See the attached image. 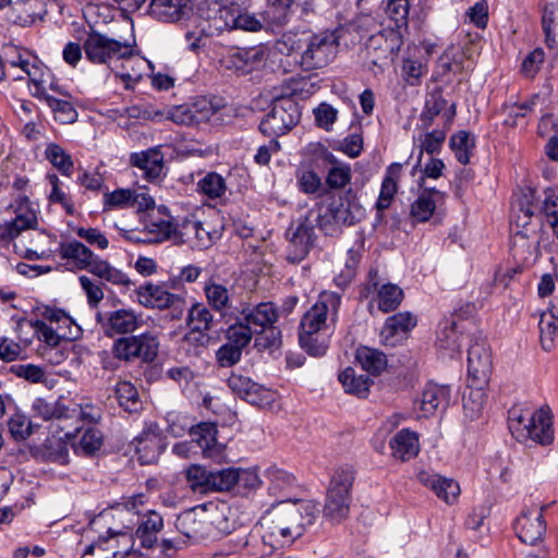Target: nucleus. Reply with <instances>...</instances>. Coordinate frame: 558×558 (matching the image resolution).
Masks as SVG:
<instances>
[{"mask_svg": "<svg viewBox=\"0 0 558 558\" xmlns=\"http://www.w3.org/2000/svg\"><path fill=\"white\" fill-rule=\"evenodd\" d=\"M340 304V294L324 291L302 317L299 341L308 354L320 356L326 353Z\"/></svg>", "mask_w": 558, "mask_h": 558, "instance_id": "f257e3e1", "label": "nucleus"}, {"mask_svg": "<svg viewBox=\"0 0 558 558\" xmlns=\"http://www.w3.org/2000/svg\"><path fill=\"white\" fill-rule=\"evenodd\" d=\"M318 512L317 505L312 500L286 499L272 506L260 523L270 537L283 545L302 536L305 529L314 523Z\"/></svg>", "mask_w": 558, "mask_h": 558, "instance_id": "f03ea898", "label": "nucleus"}, {"mask_svg": "<svg viewBox=\"0 0 558 558\" xmlns=\"http://www.w3.org/2000/svg\"><path fill=\"white\" fill-rule=\"evenodd\" d=\"M226 507L197 506L180 513L175 520V527L180 534L191 542L215 539L229 534L233 524L226 514Z\"/></svg>", "mask_w": 558, "mask_h": 558, "instance_id": "7ed1b4c3", "label": "nucleus"}, {"mask_svg": "<svg viewBox=\"0 0 558 558\" xmlns=\"http://www.w3.org/2000/svg\"><path fill=\"white\" fill-rule=\"evenodd\" d=\"M508 427L511 435L522 444L533 441L547 446L554 441L553 417L546 407L535 411L520 405L512 407L508 411Z\"/></svg>", "mask_w": 558, "mask_h": 558, "instance_id": "20e7f679", "label": "nucleus"}, {"mask_svg": "<svg viewBox=\"0 0 558 558\" xmlns=\"http://www.w3.org/2000/svg\"><path fill=\"white\" fill-rule=\"evenodd\" d=\"M353 482L351 468H339L333 473L323 509L324 517L332 523H339L349 515Z\"/></svg>", "mask_w": 558, "mask_h": 558, "instance_id": "39448f33", "label": "nucleus"}, {"mask_svg": "<svg viewBox=\"0 0 558 558\" xmlns=\"http://www.w3.org/2000/svg\"><path fill=\"white\" fill-rule=\"evenodd\" d=\"M337 52L338 41L332 33L310 31L299 64L304 71L323 69L335 60Z\"/></svg>", "mask_w": 558, "mask_h": 558, "instance_id": "423d86ee", "label": "nucleus"}, {"mask_svg": "<svg viewBox=\"0 0 558 558\" xmlns=\"http://www.w3.org/2000/svg\"><path fill=\"white\" fill-rule=\"evenodd\" d=\"M158 350V338L150 332H144L117 339L111 352L120 361L132 362L138 359L144 363H151L157 357Z\"/></svg>", "mask_w": 558, "mask_h": 558, "instance_id": "0eeeda50", "label": "nucleus"}, {"mask_svg": "<svg viewBox=\"0 0 558 558\" xmlns=\"http://www.w3.org/2000/svg\"><path fill=\"white\" fill-rule=\"evenodd\" d=\"M300 118L301 111L298 102L290 97L278 98L262 120L259 130L268 136H281L294 128Z\"/></svg>", "mask_w": 558, "mask_h": 558, "instance_id": "6e6552de", "label": "nucleus"}, {"mask_svg": "<svg viewBox=\"0 0 558 558\" xmlns=\"http://www.w3.org/2000/svg\"><path fill=\"white\" fill-rule=\"evenodd\" d=\"M403 38L397 28L385 27L371 35L366 41V52L373 65L383 69L393 61L398 54Z\"/></svg>", "mask_w": 558, "mask_h": 558, "instance_id": "1a4fd4ad", "label": "nucleus"}, {"mask_svg": "<svg viewBox=\"0 0 558 558\" xmlns=\"http://www.w3.org/2000/svg\"><path fill=\"white\" fill-rule=\"evenodd\" d=\"M137 302L146 308L173 311V317L179 319L183 316L185 299L181 294L169 292L163 284L147 282L136 289Z\"/></svg>", "mask_w": 558, "mask_h": 558, "instance_id": "9d476101", "label": "nucleus"}, {"mask_svg": "<svg viewBox=\"0 0 558 558\" xmlns=\"http://www.w3.org/2000/svg\"><path fill=\"white\" fill-rule=\"evenodd\" d=\"M86 58L97 64L108 63L112 59H125L132 56V47L99 33H90L84 41Z\"/></svg>", "mask_w": 558, "mask_h": 558, "instance_id": "9b49d317", "label": "nucleus"}, {"mask_svg": "<svg viewBox=\"0 0 558 558\" xmlns=\"http://www.w3.org/2000/svg\"><path fill=\"white\" fill-rule=\"evenodd\" d=\"M210 25L218 32L241 29L257 32L262 28V22L254 15L247 13L240 4H222L214 16L209 17Z\"/></svg>", "mask_w": 558, "mask_h": 558, "instance_id": "f8f14e48", "label": "nucleus"}, {"mask_svg": "<svg viewBox=\"0 0 558 558\" xmlns=\"http://www.w3.org/2000/svg\"><path fill=\"white\" fill-rule=\"evenodd\" d=\"M312 216L314 213L311 211L295 227L292 226L287 231V258L291 263L303 260L314 246L316 235L311 221Z\"/></svg>", "mask_w": 558, "mask_h": 558, "instance_id": "ddd939ff", "label": "nucleus"}, {"mask_svg": "<svg viewBox=\"0 0 558 558\" xmlns=\"http://www.w3.org/2000/svg\"><path fill=\"white\" fill-rule=\"evenodd\" d=\"M520 211L523 217L519 216V220H522L521 226L523 230H519L512 238L511 253L512 256L522 264H529L535 262L539 255V240L536 234H530L526 226L529 220L533 216V209L530 206H521Z\"/></svg>", "mask_w": 558, "mask_h": 558, "instance_id": "4468645a", "label": "nucleus"}, {"mask_svg": "<svg viewBox=\"0 0 558 558\" xmlns=\"http://www.w3.org/2000/svg\"><path fill=\"white\" fill-rule=\"evenodd\" d=\"M230 315H238L254 332L275 326L279 319V311L272 302H260L256 305L241 303L233 307Z\"/></svg>", "mask_w": 558, "mask_h": 558, "instance_id": "2eb2a0df", "label": "nucleus"}, {"mask_svg": "<svg viewBox=\"0 0 558 558\" xmlns=\"http://www.w3.org/2000/svg\"><path fill=\"white\" fill-rule=\"evenodd\" d=\"M3 54L10 68L20 70L29 77L33 90L39 87V83H46L43 64L29 50L15 45H8L4 47Z\"/></svg>", "mask_w": 558, "mask_h": 558, "instance_id": "dca6fc26", "label": "nucleus"}, {"mask_svg": "<svg viewBox=\"0 0 558 558\" xmlns=\"http://www.w3.org/2000/svg\"><path fill=\"white\" fill-rule=\"evenodd\" d=\"M492 353L486 339L476 338L468 351V373L473 385H486L492 374Z\"/></svg>", "mask_w": 558, "mask_h": 558, "instance_id": "f3484780", "label": "nucleus"}, {"mask_svg": "<svg viewBox=\"0 0 558 558\" xmlns=\"http://www.w3.org/2000/svg\"><path fill=\"white\" fill-rule=\"evenodd\" d=\"M97 322L102 325L106 336L131 335L143 324L142 315L132 308H119L106 314H97Z\"/></svg>", "mask_w": 558, "mask_h": 558, "instance_id": "a211bd4d", "label": "nucleus"}, {"mask_svg": "<svg viewBox=\"0 0 558 558\" xmlns=\"http://www.w3.org/2000/svg\"><path fill=\"white\" fill-rule=\"evenodd\" d=\"M131 543L132 537L128 532L123 530L116 531L108 527L107 536L99 535L97 542L87 546L82 558L94 555L95 550H111L113 558H137L135 553L129 551Z\"/></svg>", "mask_w": 558, "mask_h": 558, "instance_id": "6ab92c4d", "label": "nucleus"}, {"mask_svg": "<svg viewBox=\"0 0 558 558\" xmlns=\"http://www.w3.org/2000/svg\"><path fill=\"white\" fill-rule=\"evenodd\" d=\"M228 386L234 395L253 405L264 407L275 400V395L270 389L240 374H232L228 378Z\"/></svg>", "mask_w": 558, "mask_h": 558, "instance_id": "aec40b11", "label": "nucleus"}, {"mask_svg": "<svg viewBox=\"0 0 558 558\" xmlns=\"http://www.w3.org/2000/svg\"><path fill=\"white\" fill-rule=\"evenodd\" d=\"M15 218L0 226V238L2 240H13L23 231L37 228L38 220L36 213L31 208L26 196L16 199Z\"/></svg>", "mask_w": 558, "mask_h": 558, "instance_id": "412c9836", "label": "nucleus"}, {"mask_svg": "<svg viewBox=\"0 0 558 558\" xmlns=\"http://www.w3.org/2000/svg\"><path fill=\"white\" fill-rule=\"evenodd\" d=\"M333 218L336 223L353 226L365 217V209L355 194L347 193L338 202L325 207V218Z\"/></svg>", "mask_w": 558, "mask_h": 558, "instance_id": "4be33fe9", "label": "nucleus"}, {"mask_svg": "<svg viewBox=\"0 0 558 558\" xmlns=\"http://www.w3.org/2000/svg\"><path fill=\"white\" fill-rule=\"evenodd\" d=\"M192 0H150L147 14L161 23H178L189 19Z\"/></svg>", "mask_w": 558, "mask_h": 558, "instance_id": "5701e85b", "label": "nucleus"}, {"mask_svg": "<svg viewBox=\"0 0 558 558\" xmlns=\"http://www.w3.org/2000/svg\"><path fill=\"white\" fill-rule=\"evenodd\" d=\"M514 529L519 539L529 545H535L543 539L546 524L543 509H529L517 519Z\"/></svg>", "mask_w": 558, "mask_h": 558, "instance_id": "b1692460", "label": "nucleus"}, {"mask_svg": "<svg viewBox=\"0 0 558 558\" xmlns=\"http://www.w3.org/2000/svg\"><path fill=\"white\" fill-rule=\"evenodd\" d=\"M32 94L37 99L47 104L53 113L54 120L60 123L70 124L77 120L78 113L74 107L72 95L63 98H60L57 95H50L46 83H39V87H36Z\"/></svg>", "mask_w": 558, "mask_h": 558, "instance_id": "393cba45", "label": "nucleus"}, {"mask_svg": "<svg viewBox=\"0 0 558 558\" xmlns=\"http://www.w3.org/2000/svg\"><path fill=\"white\" fill-rule=\"evenodd\" d=\"M58 254L60 258L68 260L70 269L89 271L94 262L98 258L92 250L77 240L64 241L59 244Z\"/></svg>", "mask_w": 558, "mask_h": 558, "instance_id": "a878e982", "label": "nucleus"}, {"mask_svg": "<svg viewBox=\"0 0 558 558\" xmlns=\"http://www.w3.org/2000/svg\"><path fill=\"white\" fill-rule=\"evenodd\" d=\"M135 451L142 464H150L158 460L163 451V444L157 426H148L133 440Z\"/></svg>", "mask_w": 558, "mask_h": 558, "instance_id": "bb28decb", "label": "nucleus"}, {"mask_svg": "<svg viewBox=\"0 0 558 558\" xmlns=\"http://www.w3.org/2000/svg\"><path fill=\"white\" fill-rule=\"evenodd\" d=\"M366 289L377 293V305L384 313L395 311L403 300V291L397 284H380L377 270L369 271Z\"/></svg>", "mask_w": 558, "mask_h": 558, "instance_id": "cd10ccee", "label": "nucleus"}, {"mask_svg": "<svg viewBox=\"0 0 558 558\" xmlns=\"http://www.w3.org/2000/svg\"><path fill=\"white\" fill-rule=\"evenodd\" d=\"M264 60V50L260 47L236 49L223 58L227 69L238 74H247L258 68Z\"/></svg>", "mask_w": 558, "mask_h": 558, "instance_id": "c85d7f7f", "label": "nucleus"}, {"mask_svg": "<svg viewBox=\"0 0 558 558\" xmlns=\"http://www.w3.org/2000/svg\"><path fill=\"white\" fill-rule=\"evenodd\" d=\"M415 325L416 318L409 312H400L388 317L380 332L383 343L395 347Z\"/></svg>", "mask_w": 558, "mask_h": 558, "instance_id": "c756f323", "label": "nucleus"}, {"mask_svg": "<svg viewBox=\"0 0 558 558\" xmlns=\"http://www.w3.org/2000/svg\"><path fill=\"white\" fill-rule=\"evenodd\" d=\"M417 478L420 483L433 490L438 498L448 505L453 504L460 495V486L452 478L427 471H421Z\"/></svg>", "mask_w": 558, "mask_h": 558, "instance_id": "7c9ffc66", "label": "nucleus"}, {"mask_svg": "<svg viewBox=\"0 0 558 558\" xmlns=\"http://www.w3.org/2000/svg\"><path fill=\"white\" fill-rule=\"evenodd\" d=\"M41 0H15L9 7L7 19L21 26H29L43 17Z\"/></svg>", "mask_w": 558, "mask_h": 558, "instance_id": "2f4dec72", "label": "nucleus"}, {"mask_svg": "<svg viewBox=\"0 0 558 558\" xmlns=\"http://www.w3.org/2000/svg\"><path fill=\"white\" fill-rule=\"evenodd\" d=\"M446 107L447 100L444 98L441 89L436 88L429 93L425 100L424 110L421 113V121L424 128H429L435 117L440 113H442L447 122H451L456 116V105L451 104L448 109Z\"/></svg>", "mask_w": 558, "mask_h": 558, "instance_id": "473e14b6", "label": "nucleus"}, {"mask_svg": "<svg viewBox=\"0 0 558 558\" xmlns=\"http://www.w3.org/2000/svg\"><path fill=\"white\" fill-rule=\"evenodd\" d=\"M32 412L36 417H40L44 421H63L74 418L77 414L75 409H70L61 400L47 401L44 398H36L32 403Z\"/></svg>", "mask_w": 558, "mask_h": 558, "instance_id": "72a5a7b5", "label": "nucleus"}, {"mask_svg": "<svg viewBox=\"0 0 558 558\" xmlns=\"http://www.w3.org/2000/svg\"><path fill=\"white\" fill-rule=\"evenodd\" d=\"M217 428L211 423H201L191 426V437L197 448L208 458H215L221 452L216 439Z\"/></svg>", "mask_w": 558, "mask_h": 558, "instance_id": "f704fd0d", "label": "nucleus"}, {"mask_svg": "<svg viewBox=\"0 0 558 558\" xmlns=\"http://www.w3.org/2000/svg\"><path fill=\"white\" fill-rule=\"evenodd\" d=\"M390 448L395 458L408 461L420 451L418 436L415 432L403 428L390 440Z\"/></svg>", "mask_w": 558, "mask_h": 558, "instance_id": "c9c22d12", "label": "nucleus"}, {"mask_svg": "<svg viewBox=\"0 0 558 558\" xmlns=\"http://www.w3.org/2000/svg\"><path fill=\"white\" fill-rule=\"evenodd\" d=\"M175 223L169 219L150 220L140 235L134 240L142 243H161L168 240L174 241Z\"/></svg>", "mask_w": 558, "mask_h": 558, "instance_id": "e433bc0d", "label": "nucleus"}, {"mask_svg": "<svg viewBox=\"0 0 558 558\" xmlns=\"http://www.w3.org/2000/svg\"><path fill=\"white\" fill-rule=\"evenodd\" d=\"M131 163L141 169L147 180L153 181L162 173L163 156L157 149H149L133 154L131 156Z\"/></svg>", "mask_w": 558, "mask_h": 558, "instance_id": "4c0bfd02", "label": "nucleus"}, {"mask_svg": "<svg viewBox=\"0 0 558 558\" xmlns=\"http://www.w3.org/2000/svg\"><path fill=\"white\" fill-rule=\"evenodd\" d=\"M450 401L448 387L429 384L422 392L421 411L425 416L434 414L436 411H444Z\"/></svg>", "mask_w": 558, "mask_h": 558, "instance_id": "58836bf2", "label": "nucleus"}, {"mask_svg": "<svg viewBox=\"0 0 558 558\" xmlns=\"http://www.w3.org/2000/svg\"><path fill=\"white\" fill-rule=\"evenodd\" d=\"M402 165L391 163L385 173L384 180L380 186V193L375 207L378 213L388 209L395 198L398 191V180L401 174Z\"/></svg>", "mask_w": 558, "mask_h": 558, "instance_id": "ea45409f", "label": "nucleus"}, {"mask_svg": "<svg viewBox=\"0 0 558 558\" xmlns=\"http://www.w3.org/2000/svg\"><path fill=\"white\" fill-rule=\"evenodd\" d=\"M266 476L269 481L268 492L277 498L284 497L296 487L295 477L291 473L276 466L267 469Z\"/></svg>", "mask_w": 558, "mask_h": 558, "instance_id": "a19ab883", "label": "nucleus"}, {"mask_svg": "<svg viewBox=\"0 0 558 558\" xmlns=\"http://www.w3.org/2000/svg\"><path fill=\"white\" fill-rule=\"evenodd\" d=\"M339 380L345 392L355 395L360 398H365L367 396L369 386L373 383L368 375H357L355 369L352 367H347L339 375Z\"/></svg>", "mask_w": 558, "mask_h": 558, "instance_id": "79ce46f5", "label": "nucleus"}, {"mask_svg": "<svg viewBox=\"0 0 558 558\" xmlns=\"http://www.w3.org/2000/svg\"><path fill=\"white\" fill-rule=\"evenodd\" d=\"M89 272L99 279L110 282L114 286L129 288L132 284V281L122 270L116 268L109 264V262L100 258L99 256L96 262H94Z\"/></svg>", "mask_w": 558, "mask_h": 558, "instance_id": "37998d69", "label": "nucleus"}, {"mask_svg": "<svg viewBox=\"0 0 558 558\" xmlns=\"http://www.w3.org/2000/svg\"><path fill=\"white\" fill-rule=\"evenodd\" d=\"M440 193L435 189H425L411 206V216L417 222L427 221L436 209L435 195Z\"/></svg>", "mask_w": 558, "mask_h": 558, "instance_id": "c03bdc74", "label": "nucleus"}, {"mask_svg": "<svg viewBox=\"0 0 558 558\" xmlns=\"http://www.w3.org/2000/svg\"><path fill=\"white\" fill-rule=\"evenodd\" d=\"M356 360L362 368L372 375L380 374L387 366L386 355L377 349L361 347L356 350Z\"/></svg>", "mask_w": 558, "mask_h": 558, "instance_id": "a18cd8bd", "label": "nucleus"}, {"mask_svg": "<svg viewBox=\"0 0 558 558\" xmlns=\"http://www.w3.org/2000/svg\"><path fill=\"white\" fill-rule=\"evenodd\" d=\"M116 397L119 405L129 413H138L143 409V402L140 399L137 389L130 381L117 384Z\"/></svg>", "mask_w": 558, "mask_h": 558, "instance_id": "49530a36", "label": "nucleus"}, {"mask_svg": "<svg viewBox=\"0 0 558 558\" xmlns=\"http://www.w3.org/2000/svg\"><path fill=\"white\" fill-rule=\"evenodd\" d=\"M449 145L460 163L468 165L470 162V157L475 146V138L471 133L459 131L451 136Z\"/></svg>", "mask_w": 558, "mask_h": 558, "instance_id": "de8ad7c7", "label": "nucleus"}, {"mask_svg": "<svg viewBox=\"0 0 558 558\" xmlns=\"http://www.w3.org/2000/svg\"><path fill=\"white\" fill-rule=\"evenodd\" d=\"M234 323L227 329L228 343H232L243 351V349L252 341L253 335L255 333L248 325L242 323L238 315H230Z\"/></svg>", "mask_w": 558, "mask_h": 558, "instance_id": "09e8293b", "label": "nucleus"}, {"mask_svg": "<svg viewBox=\"0 0 558 558\" xmlns=\"http://www.w3.org/2000/svg\"><path fill=\"white\" fill-rule=\"evenodd\" d=\"M310 36V31L284 33L276 43V48L280 53L292 54L302 52Z\"/></svg>", "mask_w": 558, "mask_h": 558, "instance_id": "8fccbe9b", "label": "nucleus"}, {"mask_svg": "<svg viewBox=\"0 0 558 558\" xmlns=\"http://www.w3.org/2000/svg\"><path fill=\"white\" fill-rule=\"evenodd\" d=\"M409 7V0H387L385 13L392 23L388 27L397 28L399 32H401V28L407 27Z\"/></svg>", "mask_w": 558, "mask_h": 558, "instance_id": "3c124183", "label": "nucleus"}, {"mask_svg": "<svg viewBox=\"0 0 558 558\" xmlns=\"http://www.w3.org/2000/svg\"><path fill=\"white\" fill-rule=\"evenodd\" d=\"M438 68L441 74L460 73L469 70L470 65H465V54L459 49H447L438 61Z\"/></svg>", "mask_w": 558, "mask_h": 558, "instance_id": "603ef678", "label": "nucleus"}, {"mask_svg": "<svg viewBox=\"0 0 558 558\" xmlns=\"http://www.w3.org/2000/svg\"><path fill=\"white\" fill-rule=\"evenodd\" d=\"M327 159L332 163L326 177V184L333 190L344 187L351 181V168L344 163L336 162L332 154H327Z\"/></svg>", "mask_w": 558, "mask_h": 558, "instance_id": "864d4df0", "label": "nucleus"}, {"mask_svg": "<svg viewBox=\"0 0 558 558\" xmlns=\"http://www.w3.org/2000/svg\"><path fill=\"white\" fill-rule=\"evenodd\" d=\"M185 477L190 488L195 493L210 492L211 471H207L204 466L193 464L185 471Z\"/></svg>", "mask_w": 558, "mask_h": 558, "instance_id": "5fc2aeb1", "label": "nucleus"}, {"mask_svg": "<svg viewBox=\"0 0 558 558\" xmlns=\"http://www.w3.org/2000/svg\"><path fill=\"white\" fill-rule=\"evenodd\" d=\"M460 338L461 336L457 330L456 323L445 322L438 331L437 343L440 349L448 351L450 354H453L460 351Z\"/></svg>", "mask_w": 558, "mask_h": 558, "instance_id": "6e6d98bb", "label": "nucleus"}, {"mask_svg": "<svg viewBox=\"0 0 558 558\" xmlns=\"http://www.w3.org/2000/svg\"><path fill=\"white\" fill-rule=\"evenodd\" d=\"M45 157L63 175H70L73 170L71 156L58 144H48L45 150Z\"/></svg>", "mask_w": 558, "mask_h": 558, "instance_id": "4d7b16f0", "label": "nucleus"}, {"mask_svg": "<svg viewBox=\"0 0 558 558\" xmlns=\"http://www.w3.org/2000/svg\"><path fill=\"white\" fill-rule=\"evenodd\" d=\"M214 316L202 303H195L189 310L187 326L196 330L209 331L213 327Z\"/></svg>", "mask_w": 558, "mask_h": 558, "instance_id": "13d9d810", "label": "nucleus"}, {"mask_svg": "<svg viewBox=\"0 0 558 558\" xmlns=\"http://www.w3.org/2000/svg\"><path fill=\"white\" fill-rule=\"evenodd\" d=\"M254 335H256L254 347L258 351L272 352L281 345V329L276 325L263 330H257Z\"/></svg>", "mask_w": 558, "mask_h": 558, "instance_id": "bf43d9fd", "label": "nucleus"}, {"mask_svg": "<svg viewBox=\"0 0 558 558\" xmlns=\"http://www.w3.org/2000/svg\"><path fill=\"white\" fill-rule=\"evenodd\" d=\"M483 386L484 385H473L472 383L469 387L470 390L468 395L463 396V409L465 414L472 420L480 415L486 400Z\"/></svg>", "mask_w": 558, "mask_h": 558, "instance_id": "052dcab7", "label": "nucleus"}, {"mask_svg": "<svg viewBox=\"0 0 558 558\" xmlns=\"http://www.w3.org/2000/svg\"><path fill=\"white\" fill-rule=\"evenodd\" d=\"M236 478L235 468L211 471L210 492H228L236 485Z\"/></svg>", "mask_w": 558, "mask_h": 558, "instance_id": "680f3d73", "label": "nucleus"}, {"mask_svg": "<svg viewBox=\"0 0 558 558\" xmlns=\"http://www.w3.org/2000/svg\"><path fill=\"white\" fill-rule=\"evenodd\" d=\"M44 456L47 460L65 465L69 462V446L61 438L47 439L44 444Z\"/></svg>", "mask_w": 558, "mask_h": 558, "instance_id": "e2e57ef3", "label": "nucleus"}, {"mask_svg": "<svg viewBox=\"0 0 558 558\" xmlns=\"http://www.w3.org/2000/svg\"><path fill=\"white\" fill-rule=\"evenodd\" d=\"M101 445L102 435L100 430L95 427H89L81 436V439L75 447V451L81 454L92 456L100 449Z\"/></svg>", "mask_w": 558, "mask_h": 558, "instance_id": "0e129e2a", "label": "nucleus"}, {"mask_svg": "<svg viewBox=\"0 0 558 558\" xmlns=\"http://www.w3.org/2000/svg\"><path fill=\"white\" fill-rule=\"evenodd\" d=\"M208 303L216 311H223L230 307V295L226 287L218 283H208L204 288Z\"/></svg>", "mask_w": 558, "mask_h": 558, "instance_id": "69168bd1", "label": "nucleus"}, {"mask_svg": "<svg viewBox=\"0 0 558 558\" xmlns=\"http://www.w3.org/2000/svg\"><path fill=\"white\" fill-rule=\"evenodd\" d=\"M11 436L17 440H25L33 434V424L23 413H14L8 421Z\"/></svg>", "mask_w": 558, "mask_h": 558, "instance_id": "338daca9", "label": "nucleus"}, {"mask_svg": "<svg viewBox=\"0 0 558 558\" xmlns=\"http://www.w3.org/2000/svg\"><path fill=\"white\" fill-rule=\"evenodd\" d=\"M198 189L208 197L218 198L225 194L227 186L220 174L210 172L199 180Z\"/></svg>", "mask_w": 558, "mask_h": 558, "instance_id": "774afa93", "label": "nucleus"}]
</instances>
